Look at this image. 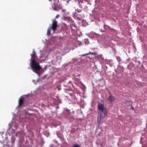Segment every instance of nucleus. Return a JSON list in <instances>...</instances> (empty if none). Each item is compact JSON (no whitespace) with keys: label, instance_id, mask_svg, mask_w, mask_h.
<instances>
[{"label":"nucleus","instance_id":"obj_9","mask_svg":"<svg viewBox=\"0 0 147 147\" xmlns=\"http://www.w3.org/2000/svg\"><path fill=\"white\" fill-rule=\"evenodd\" d=\"M51 31L50 29L49 28L47 30V34L48 35H49L51 34Z\"/></svg>","mask_w":147,"mask_h":147},{"label":"nucleus","instance_id":"obj_3","mask_svg":"<svg viewBox=\"0 0 147 147\" xmlns=\"http://www.w3.org/2000/svg\"><path fill=\"white\" fill-rule=\"evenodd\" d=\"M57 26V22L55 20H54L52 22L51 29L54 32L56 30Z\"/></svg>","mask_w":147,"mask_h":147},{"label":"nucleus","instance_id":"obj_5","mask_svg":"<svg viewBox=\"0 0 147 147\" xmlns=\"http://www.w3.org/2000/svg\"><path fill=\"white\" fill-rule=\"evenodd\" d=\"M24 103V98L22 96H21L19 99L18 105V107H21Z\"/></svg>","mask_w":147,"mask_h":147},{"label":"nucleus","instance_id":"obj_12","mask_svg":"<svg viewBox=\"0 0 147 147\" xmlns=\"http://www.w3.org/2000/svg\"><path fill=\"white\" fill-rule=\"evenodd\" d=\"M59 15L57 14V15L56 16L55 18H58L59 17Z\"/></svg>","mask_w":147,"mask_h":147},{"label":"nucleus","instance_id":"obj_10","mask_svg":"<svg viewBox=\"0 0 147 147\" xmlns=\"http://www.w3.org/2000/svg\"><path fill=\"white\" fill-rule=\"evenodd\" d=\"M80 146L78 145L77 144H75L74 146L73 147H79Z\"/></svg>","mask_w":147,"mask_h":147},{"label":"nucleus","instance_id":"obj_8","mask_svg":"<svg viewBox=\"0 0 147 147\" xmlns=\"http://www.w3.org/2000/svg\"><path fill=\"white\" fill-rule=\"evenodd\" d=\"M52 7L54 10L56 11H58V9L56 7L55 5H54V6H52Z\"/></svg>","mask_w":147,"mask_h":147},{"label":"nucleus","instance_id":"obj_14","mask_svg":"<svg viewBox=\"0 0 147 147\" xmlns=\"http://www.w3.org/2000/svg\"><path fill=\"white\" fill-rule=\"evenodd\" d=\"M92 53H89V54H92ZM89 54V53H87V54H85L84 56H85V55H88V54Z\"/></svg>","mask_w":147,"mask_h":147},{"label":"nucleus","instance_id":"obj_2","mask_svg":"<svg viewBox=\"0 0 147 147\" xmlns=\"http://www.w3.org/2000/svg\"><path fill=\"white\" fill-rule=\"evenodd\" d=\"M98 109L103 113H102L103 117H105L108 112L107 108L103 105L100 103H98Z\"/></svg>","mask_w":147,"mask_h":147},{"label":"nucleus","instance_id":"obj_13","mask_svg":"<svg viewBox=\"0 0 147 147\" xmlns=\"http://www.w3.org/2000/svg\"><path fill=\"white\" fill-rule=\"evenodd\" d=\"M138 25H139L140 26H142V23H139L138 24Z\"/></svg>","mask_w":147,"mask_h":147},{"label":"nucleus","instance_id":"obj_6","mask_svg":"<svg viewBox=\"0 0 147 147\" xmlns=\"http://www.w3.org/2000/svg\"><path fill=\"white\" fill-rule=\"evenodd\" d=\"M41 68H42L41 67H40V68L39 70H35L34 69H32L33 71L34 72H35V73L36 74H37L39 76H40V74H42V73L40 72H39L38 71H39L40 70V69H41Z\"/></svg>","mask_w":147,"mask_h":147},{"label":"nucleus","instance_id":"obj_15","mask_svg":"<svg viewBox=\"0 0 147 147\" xmlns=\"http://www.w3.org/2000/svg\"><path fill=\"white\" fill-rule=\"evenodd\" d=\"M80 2H81V3H83V1H81V2H80V1H78V3H80Z\"/></svg>","mask_w":147,"mask_h":147},{"label":"nucleus","instance_id":"obj_17","mask_svg":"<svg viewBox=\"0 0 147 147\" xmlns=\"http://www.w3.org/2000/svg\"><path fill=\"white\" fill-rule=\"evenodd\" d=\"M65 11V10H63V11Z\"/></svg>","mask_w":147,"mask_h":147},{"label":"nucleus","instance_id":"obj_16","mask_svg":"<svg viewBox=\"0 0 147 147\" xmlns=\"http://www.w3.org/2000/svg\"><path fill=\"white\" fill-rule=\"evenodd\" d=\"M132 107V109H134L133 108V107Z\"/></svg>","mask_w":147,"mask_h":147},{"label":"nucleus","instance_id":"obj_1","mask_svg":"<svg viewBox=\"0 0 147 147\" xmlns=\"http://www.w3.org/2000/svg\"><path fill=\"white\" fill-rule=\"evenodd\" d=\"M31 59H30L31 61L30 65L32 69H34L35 70H39L40 68V66L39 63L36 60V52L33 50V53L31 54Z\"/></svg>","mask_w":147,"mask_h":147},{"label":"nucleus","instance_id":"obj_4","mask_svg":"<svg viewBox=\"0 0 147 147\" xmlns=\"http://www.w3.org/2000/svg\"><path fill=\"white\" fill-rule=\"evenodd\" d=\"M99 115H98L97 117L96 123L99 126L100 124L102 118H104L105 117H103V115L102 114V113H99Z\"/></svg>","mask_w":147,"mask_h":147},{"label":"nucleus","instance_id":"obj_11","mask_svg":"<svg viewBox=\"0 0 147 147\" xmlns=\"http://www.w3.org/2000/svg\"><path fill=\"white\" fill-rule=\"evenodd\" d=\"M76 11H77L78 13H79L81 12V10H77L76 9Z\"/></svg>","mask_w":147,"mask_h":147},{"label":"nucleus","instance_id":"obj_7","mask_svg":"<svg viewBox=\"0 0 147 147\" xmlns=\"http://www.w3.org/2000/svg\"><path fill=\"white\" fill-rule=\"evenodd\" d=\"M115 100V98L113 96L110 95L108 98V100L109 102L111 103L112 102Z\"/></svg>","mask_w":147,"mask_h":147}]
</instances>
